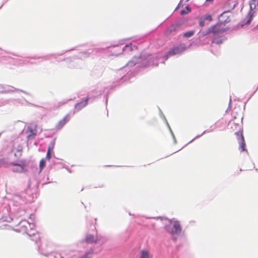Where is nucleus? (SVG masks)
I'll list each match as a JSON object with an SVG mask.
<instances>
[{
	"mask_svg": "<svg viewBox=\"0 0 258 258\" xmlns=\"http://www.w3.org/2000/svg\"><path fill=\"white\" fill-rule=\"evenodd\" d=\"M212 42H213V43H215L218 44H219L220 43H221L222 42V41H221V40H220V41H219V40H216V39L215 38H214V39L212 40Z\"/></svg>",
	"mask_w": 258,
	"mask_h": 258,
	"instance_id": "nucleus-23",
	"label": "nucleus"
},
{
	"mask_svg": "<svg viewBox=\"0 0 258 258\" xmlns=\"http://www.w3.org/2000/svg\"><path fill=\"white\" fill-rule=\"evenodd\" d=\"M45 166V161L44 159H42L39 163L40 171H41L43 168Z\"/></svg>",
	"mask_w": 258,
	"mask_h": 258,
	"instance_id": "nucleus-18",
	"label": "nucleus"
},
{
	"mask_svg": "<svg viewBox=\"0 0 258 258\" xmlns=\"http://www.w3.org/2000/svg\"><path fill=\"white\" fill-rule=\"evenodd\" d=\"M186 49V46L184 44H180L179 45L174 47L166 54L167 56L174 55L175 54H179Z\"/></svg>",
	"mask_w": 258,
	"mask_h": 258,
	"instance_id": "nucleus-4",
	"label": "nucleus"
},
{
	"mask_svg": "<svg viewBox=\"0 0 258 258\" xmlns=\"http://www.w3.org/2000/svg\"><path fill=\"white\" fill-rule=\"evenodd\" d=\"M221 24L218 23L209 28V32L212 33L214 36H217L224 32L223 29L221 28Z\"/></svg>",
	"mask_w": 258,
	"mask_h": 258,
	"instance_id": "nucleus-6",
	"label": "nucleus"
},
{
	"mask_svg": "<svg viewBox=\"0 0 258 258\" xmlns=\"http://www.w3.org/2000/svg\"><path fill=\"white\" fill-rule=\"evenodd\" d=\"M86 241L89 243H93L96 242V240L95 239L94 236L92 235H88L86 238Z\"/></svg>",
	"mask_w": 258,
	"mask_h": 258,
	"instance_id": "nucleus-15",
	"label": "nucleus"
},
{
	"mask_svg": "<svg viewBox=\"0 0 258 258\" xmlns=\"http://www.w3.org/2000/svg\"><path fill=\"white\" fill-rule=\"evenodd\" d=\"M203 19H205V20H209V21L212 20V16L210 15H206Z\"/></svg>",
	"mask_w": 258,
	"mask_h": 258,
	"instance_id": "nucleus-21",
	"label": "nucleus"
},
{
	"mask_svg": "<svg viewBox=\"0 0 258 258\" xmlns=\"http://www.w3.org/2000/svg\"><path fill=\"white\" fill-rule=\"evenodd\" d=\"M66 103L65 101H60L57 103L54 106L55 109H57L61 106L64 105Z\"/></svg>",
	"mask_w": 258,
	"mask_h": 258,
	"instance_id": "nucleus-17",
	"label": "nucleus"
},
{
	"mask_svg": "<svg viewBox=\"0 0 258 258\" xmlns=\"http://www.w3.org/2000/svg\"><path fill=\"white\" fill-rule=\"evenodd\" d=\"M180 30V25L174 24L169 26L164 32V34L168 36L171 34H174Z\"/></svg>",
	"mask_w": 258,
	"mask_h": 258,
	"instance_id": "nucleus-7",
	"label": "nucleus"
},
{
	"mask_svg": "<svg viewBox=\"0 0 258 258\" xmlns=\"http://www.w3.org/2000/svg\"><path fill=\"white\" fill-rule=\"evenodd\" d=\"M235 134L236 136L237 140L238 141V143L239 144V150H240V151H247L245 148V143L242 130L235 132Z\"/></svg>",
	"mask_w": 258,
	"mask_h": 258,
	"instance_id": "nucleus-3",
	"label": "nucleus"
},
{
	"mask_svg": "<svg viewBox=\"0 0 258 258\" xmlns=\"http://www.w3.org/2000/svg\"><path fill=\"white\" fill-rule=\"evenodd\" d=\"M195 32L194 31H190L184 33L183 36L184 37H190L194 34Z\"/></svg>",
	"mask_w": 258,
	"mask_h": 258,
	"instance_id": "nucleus-20",
	"label": "nucleus"
},
{
	"mask_svg": "<svg viewBox=\"0 0 258 258\" xmlns=\"http://www.w3.org/2000/svg\"><path fill=\"white\" fill-rule=\"evenodd\" d=\"M23 147L21 145H19L17 147L16 152L14 153V156L16 157L19 158L22 155Z\"/></svg>",
	"mask_w": 258,
	"mask_h": 258,
	"instance_id": "nucleus-14",
	"label": "nucleus"
},
{
	"mask_svg": "<svg viewBox=\"0 0 258 258\" xmlns=\"http://www.w3.org/2000/svg\"><path fill=\"white\" fill-rule=\"evenodd\" d=\"M46 157L47 160H50V159L51 158V153H49V152L47 153Z\"/></svg>",
	"mask_w": 258,
	"mask_h": 258,
	"instance_id": "nucleus-24",
	"label": "nucleus"
},
{
	"mask_svg": "<svg viewBox=\"0 0 258 258\" xmlns=\"http://www.w3.org/2000/svg\"><path fill=\"white\" fill-rule=\"evenodd\" d=\"M89 98L87 97L85 100L81 101L80 103H77L75 105V108L77 110H80L82 108L86 106L88 104Z\"/></svg>",
	"mask_w": 258,
	"mask_h": 258,
	"instance_id": "nucleus-12",
	"label": "nucleus"
},
{
	"mask_svg": "<svg viewBox=\"0 0 258 258\" xmlns=\"http://www.w3.org/2000/svg\"><path fill=\"white\" fill-rule=\"evenodd\" d=\"M210 32H209V28L206 31H200V37H203L207 35L210 34Z\"/></svg>",
	"mask_w": 258,
	"mask_h": 258,
	"instance_id": "nucleus-19",
	"label": "nucleus"
},
{
	"mask_svg": "<svg viewBox=\"0 0 258 258\" xmlns=\"http://www.w3.org/2000/svg\"><path fill=\"white\" fill-rule=\"evenodd\" d=\"M70 119V116L66 114L63 118L60 120L55 125L56 130H60Z\"/></svg>",
	"mask_w": 258,
	"mask_h": 258,
	"instance_id": "nucleus-9",
	"label": "nucleus"
},
{
	"mask_svg": "<svg viewBox=\"0 0 258 258\" xmlns=\"http://www.w3.org/2000/svg\"><path fill=\"white\" fill-rule=\"evenodd\" d=\"M207 2H212L213 0H206Z\"/></svg>",
	"mask_w": 258,
	"mask_h": 258,
	"instance_id": "nucleus-27",
	"label": "nucleus"
},
{
	"mask_svg": "<svg viewBox=\"0 0 258 258\" xmlns=\"http://www.w3.org/2000/svg\"><path fill=\"white\" fill-rule=\"evenodd\" d=\"M26 133L28 139L34 138L37 135V125L31 124L29 125L27 128Z\"/></svg>",
	"mask_w": 258,
	"mask_h": 258,
	"instance_id": "nucleus-8",
	"label": "nucleus"
},
{
	"mask_svg": "<svg viewBox=\"0 0 258 258\" xmlns=\"http://www.w3.org/2000/svg\"><path fill=\"white\" fill-rule=\"evenodd\" d=\"M21 163L20 164H16V163H11V165H13L14 166H15L16 167L13 168V171L14 172H23V170H24V167L25 166V164H24V160H21L20 161Z\"/></svg>",
	"mask_w": 258,
	"mask_h": 258,
	"instance_id": "nucleus-10",
	"label": "nucleus"
},
{
	"mask_svg": "<svg viewBox=\"0 0 258 258\" xmlns=\"http://www.w3.org/2000/svg\"><path fill=\"white\" fill-rule=\"evenodd\" d=\"M230 16L228 15L226 12H224L221 15L220 17V24H222L223 23H228L229 22H230Z\"/></svg>",
	"mask_w": 258,
	"mask_h": 258,
	"instance_id": "nucleus-11",
	"label": "nucleus"
},
{
	"mask_svg": "<svg viewBox=\"0 0 258 258\" xmlns=\"http://www.w3.org/2000/svg\"><path fill=\"white\" fill-rule=\"evenodd\" d=\"M80 258H88V257H87V256L86 255H84Z\"/></svg>",
	"mask_w": 258,
	"mask_h": 258,
	"instance_id": "nucleus-26",
	"label": "nucleus"
},
{
	"mask_svg": "<svg viewBox=\"0 0 258 258\" xmlns=\"http://www.w3.org/2000/svg\"><path fill=\"white\" fill-rule=\"evenodd\" d=\"M258 6V0H251L249 2L250 11H249L246 17L247 21L245 24H248L251 21L252 18L255 15L254 10L256 7Z\"/></svg>",
	"mask_w": 258,
	"mask_h": 258,
	"instance_id": "nucleus-2",
	"label": "nucleus"
},
{
	"mask_svg": "<svg viewBox=\"0 0 258 258\" xmlns=\"http://www.w3.org/2000/svg\"><path fill=\"white\" fill-rule=\"evenodd\" d=\"M150 252L147 250H142L140 252V258H151Z\"/></svg>",
	"mask_w": 258,
	"mask_h": 258,
	"instance_id": "nucleus-13",
	"label": "nucleus"
},
{
	"mask_svg": "<svg viewBox=\"0 0 258 258\" xmlns=\"http://www.w3.org/2000/svg\"><path fill=\"white\" fill-rule=\"evenodd\" d=\"M191 11L190 8L188 6H186L185 9L181 11V14L183 15L188 14L189 12Z\"/></svg>",
	"mask_w": 258,
	"mask_h": 258,
	"instance_id": "nucleus-16",
	"label": "nucleus"
},
{
	"mask_svg": "<svg viewBox=\"0 0 258 258\" xmlns=\"http://www.w3.org/2000/svg\"><path fill=\"white\" fill-rule=\"evenodd\" d=\"M61 258H63L62 257Z\"/></svg>",
	"mask_w": 258,
	"mask_h": 258,
	"instance_id": "nucleus-28",
	"label": "nucleus"
},
{
	"mask_svg": "<svg viewBox=\"0 0 258 258\" xmlns=\"http://www.w3.org/2000/svg\"><path fill=\"white\" fill-rule=\"evenodd\" d=\"M229 125L233 131L237 132L242 130V118H239L237 121L235 119L231 120Z\"/></svg>",
	"mask_w": 258,
	"mask_h": 258,
	"instance_id": "nucleus-5",
	"label": "nucleus"
},
{
	"mask_svg": "<svg viewBox=\"0 0 258 258\" xmlns=\"http://www.w3.org/2000/svg\"><path fill=\"white\" fill-rule=\"evenodd\" d=\"M51 150H52V148H51L50 147H49L48 148V150H47V153H48V152H49V153H51Z\"/></svg>",
	"mask_w": 258,
	"mask_h": 258,
	"instance_id": "nucleus-25",
	"label": "nucleus"
},
{
	"mask_svg": "<svg viewBox=\"0 0 258 258\" xmlns=\"http://www.w3.org/2000/svg\"><path fill=\"white\" fill-rule=\"evenodd\" d=\"M205 19H204L203 18H201L200 20L199 25L201 27L204 26V25H205Z\"/></svg>",
	"mask_w": 258,
	"mask_h": 258,
	"instance_id": "nucleus-22",
	"label": "nucleus"
},
{
	"mask_svg": "<svg viewBox=\"0 0 258 258\" xmlns=\"http://www.w3.org/2000/svg\"><path fill=\"white\" fill-rule=\"evenodd\" d=\"M170 225H172V227L169 226H166V231L172 234H178L181 231V227L180 224L178 221H170Z\"/></svg>",
	"mask_w": 258,
	"mask_h": 258,
	"instance_id": "nucleus-1",
	"label": "nucleus"
}]
</instances>
